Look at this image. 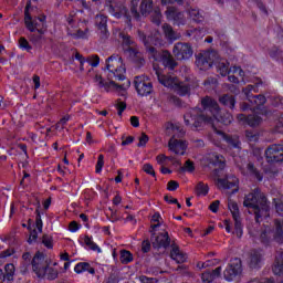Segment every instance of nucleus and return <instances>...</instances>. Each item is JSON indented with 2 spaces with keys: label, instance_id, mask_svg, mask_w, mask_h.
Here are the masks:
<instances>
[{
  "label": "nucleus",
  "instance_id": "obj_42",
  "mask_svg": "<svg viewBox=\"0 0 283 283\" xmlns=\"http://www.w3.org/2000/svg\"><path fill=\"white\" fill-rule=\"evenodd\" d=\"M247 169L251 176H254V178H256L259 182H262L263 176L260 174V170H258V168H255V166L252 163L248 164Z\"/></svg>",
  "mask_w": 283,
  "mask_h": 283
},
{
  "label": "nucleus",
  "instance_id": "obj_25",
  "mask_svg": "<svg viewBox=\"0 0 283 283\" xmlns=\"http://www.w3.org/2000/svg\"><path fill=\"white\" fill-rule=\"evenodd\" d=\"M119 39H122V48H123L124 52L128 53L129 50L137 48L136 41H134V38H132V35H129L125 32H120Z\"/></svg>",
  "mask_w": 283,
  "mask_h": 283
},
{
  "label": "nucleus",
  "instance_id": "obj_63",
  "mask_svg": "<svg viewBox=\"0 0 283 283\" xmlns=\"http://www.w3.org/2000/svg\"><path fill=\"white\" fill-rule=\"evenodd\" d=\"M274 107H279L280 109H283V97H275L273 101Z\"/></svg>",
  "mask_w": 283,
  "mask_h": 283
},
{
  "label": "nucleus",
  "instance_id": "obj_36",
  "mask_svg": "<svg viewBox=\"0 0 283 283\" xmlns=\"http://www.w3.org/2000/svg\"><path fill=\"white\" fill-rule=\"evenodd\" d=\"M143 17H148L154 12V0H143L139 7Z\"/></svg>",
  "mask_w": 283,
  "mask_h": 283
},
{
  "label": "nucleus",
  "instance_id": "obj_45",
  "mask_svg": "<svg viewBox=\"0 0 283 283\" xmlns=\"http://www.w3.org/2000/svg\"><path fill=\"white\" fill-rule=\"evenodd\" d=\"M196 191H197V196H207V193H209V186L200 181L197 184Z\"/></svg>",
  "mask_w": 283,
  "mask_h": 283
},
{
  "label": "nucleus",
  "instance_id": "obj_6",
  "mask_svg": "<svg viewBox=\"0 0 283 283\" xmlns=\"http://www.w3.org/2000/svg\"><path fill=\"white\" fill-rule=\"evenodd\" d=\"M167 132H172V137L170 138L168 143V147L170 151H174V154H177L179 156H185V151H187V142L178 138H182L186 134L185 129L178 125L170 124L167 127Z\"/></svg>",
  "mask_w": 283,
  "mask_h": 283
},
{
  "label": "nucleus",
  "instance_id": "obj_47",
  "mask_svg": "<svg viewBox=\"0 0 283 283\" xmlns=\"http://www.w3.org/2000/svg\"><path fill=\"white\" fill-rule=\"evenodd\" d=\"M20 50H25V52H30L32 50V45L28 42V39L21 36L18 41Z\"/></svg>",
  "mask_w": 283,
  "mask_h": 283
},
{
  "label": "nucleus",
  "instance_id": "obj_12",
  "mask_svg": "<svg viewBox=\"0 0 283 283\" xmlns=\"http://www.w3.org/2000/svg\"><path fill=\"white\" fill-rule=\"evenodd\" d=\"M242 274V260L235 258L232 259L227 266V269L223 271V277L228 282H233L238 275Z\"/></svg>",
  "mask_w": 283,
  "mask_h": 283
},
{
  "label": "nucleus",
  "instance_id": "obj_8",
  "mask_svg": "<svg viewBox=\"0 0 283 283\" xmlns=\"http://www.w3.org/2000/svg\"><path fill=\"white\" fill-rule=\"evenodd\" d=\"M31 266L36 277L43 279L45 277V269L50 266V259L45 253L38 251L32 258Z\"/></svg>",
  "mask_w": 283,
  "mask_h": 283
},
{
  "label": "nucleus",
  "instance_id": "obj_37",
  "mask_svg": "<svg viewBox=\"0 0 283 283\" xmlns=\"http://www.w3.org/2000/svg\"><path fill=\"white\" fill-rule=\"evenodd\" d=\"M188 14L190 19L195 21V23H202V21H205V17H202V13H200L199 9L190 8L188 10Z\"/></svg>",
  "mask_w": 283,
  "mask_h": 283
},
{
  "label": "nucleus",
  "instance_id": "obj_61",
  "mask_svg": "<svg viewBox=\"0 0 283 283\" xmlns=\"http://www.w3.org/2000/svg\"><path fill=\"white\" fill-rule=\"evenodd\" d=\"M179 187H180V184H178V181L176 180H170L167 185L168 191H176V189H178Z\"/></svg>",
  "mask_w": 283,
  "mask_h": 283
},
{
  "label": "nucleus",
  "instance_id": "obj_16",
  "mask_svg": "<svg viewBox=\"0 0 283 283\" xmlns=\"http://www.w3.org/2000/svg\"><path fill=\"white\" fill-rule=\"evenodd\" d=\"M228 209L232 213V218L234 220V235L237 238H242V218L240 217V208L238 207V203L234 201H229L228 202Z\"/></svg>",
  "mask_w": 283,
  "mask_h": 283
},
{
  "label": "nucleus",
  "instance_id": "obj_17",
  "mask_svg": "<svg viewBox=\"0 0 283 283\" xmlns=\"http://www.w3.org/2000/svg\"><path fill=\"white\" fill-rule=\"evenodd\" d=\"M95 25L99 32V39L102 41H107V39H109V31L107 30V17L104 14L96 15Z\"/></svg>",
  "mask_w": 283,
  "mask_h": 283
},
{
  "label": "nucleus",
  "instance_id": "obj_35",
  "mask_svg": "<svg viewBox=\"0 0 283 283\" xmlns=\"http://www.w3.org/2000/svg\"><path fill=\"white\" fill-rule=\"evenodd\" d=\"M219 103L229 109H234L235 107V97L230 94H223L219 97Z\"/></svg>",
  "mask_w": 283,
  "mask_h": 283
},
{
  "label": "nucleus",
  "instance_id": "obj_38",
  "mask_svg": "<svg viewBox=\"0 0 283 283\" xmlns=\"http://www.w3.org/2000/svg\"><path fill=\"white\" fill-rule=\"evenodd\" d=\"M14 264L8 263L4 265V277L7 279V282H14Z\"/></svg>",
  "mask_w": 283,
  "mask_h": 283
},
{
  "label": "nucleus",
  "instance_id": "obj_62",
  "mask_svg": "<svg viewBox=\"0 0 283 283\" xmlns=\"http://www.w3.org/2000/svg\"><path fill=\"white\" fill-rule=\"evenodd\" d=\"M191 144L193 145V147H197V148L205 147V140H202V139L192 138Z\"/></svg>",
  "mask_w": 283,
  "mask_h": 283
},
{
  "label": "nucleus",
  "instance_id": "obj_64",
  "mask_svg": "<svg viewBox=\"0 0 283 283\" xmlns=\"http://www.w3.org/2000/svg\"><path fill=\"white\" fill-rule=\"evenodd\" d=\"M139 281L142 283H156V279L154 277H147L145 275L139 276Z\"/></svg>",
  "mask_w": 283,
  "mask_h": 283
},
{
  "label": "nucleus",
  "instance_id": "obj_43",
  "mask_svg": "<svg viewBox=\"0 0 283 283\" xmlns=\"http://www.w3.org/2000/svg\"><path fill=\"white\" fill-rule=\"evenodd\" d=\"M84 244H86V247H88V249H91V251H97V253H101V249H99L98 244L94 243V241L92 240V237L85 235Z\"/></svg>",
  "mask_w": 283,
  "mask_h": 283
},
{
  "label": "nucleus",
  "instance_id": "obj_33",
  "mask_svg": "<svg viewBox=\"0 0 283 283\" xmlns=\"http://www.w3.org/2000/svg\"><path fill=\"white\" fill-rule=\"evenodd\" d=\"M163 32L168 41H178L180 36V33L174 31V28L168 23L163 24Z\"/></svg>",
  "mask_w": 283,
  "mask_h": 283
},
{
  "label": "nucleus",
  "instance_id": "obj_58",
  "mask_svg": "<svg viewBox=\"0 0 283 283\" xmlns=\"http://www.w3.org/2000/svg\"><path fill=\"white\" fill-rule=\"evenodd\" d=\"M160 220H161L160 213L156 212L155 214H153L151 222H157L156 224L151 226L153 231L155 229H158V227H160Z\"/></svg>",
  "mask_w": 283,
  "mask_h": 283
},
{
  "label": "nucleus",
  "instance_id": "obj_55",
  "mask_svg": "<svg viewBox=\"0 0 283 283\" xmlns=\"http://www.w3.org/2000/svg\"><path fill=\"white\" fill-rule=\"evenodd\" d=\"M116 109H117L118 116H123V112L127 109V104L120 99H117Z\"/></svg>",
  "mask_w": 283,
  "mask_h": 283
},
{
  "label": "nucleus",
  "instance_id": "obj_59",
  "mask_svg": "<svg viewBox=\"0 0 283 283\" xmlns=\"http://www.w3.org/2000/svg\"><path fill=\"white\" fill-rule=\"evenodd\" d=\"M201 280L203 283H211L214 279H213V275L209 271H206L202 273Z\"/></svg>",
  "mask_w": 283,
  "mask_h": 283
},
{
  "label": "nucleus",
  "instance_id": "obj_2",
  "mask_svg": "<svg viewBox=\"0 0 283 283\" xmlns=\"http://www.w3.org/2000/svg\"><path fill=\"white\" fill-rule=\"evenodd\" d=\"M105 70H108V81L105 82L103 76L95 75L94 82L97 83L99 88H104L105 92H112V88L116 87L120 90L123 86L116 84L115 81H125V64H123V57L118 54H113L106 59ZM115 80V81H114Z\"/></svg>",
  "mask_w": 283,
  "mask_h": 283
},
{
  "label": "nucleus",
  "instance_id": "obj_60",
  "mask_svg": "<svg viewBox=\"0 0 283 283\" xmlns=\"http://www.w3.org/2000/svg\"><path fill=\"white\" fill-rule=\"evenodd\" d=\"M143 169L145 174H148L149 176H156V171L154 170V166H151V164H145Z\"/></svg>",
  "mask_w": 283,
  "mask_h": 283
},
{
  "label": "nucleus",
  "instance_id": "obj_10",
  "mask_svg": "<svg viewBox=\"0 0 283 283\" xmlns=\"http://www.w3.org/2000/svg\"><path fill=\"white\" fill-rule=\"evenodd\" d=\"M134 85L139 96H149V94L154 92V84L151 83V80L145 75L136 76Z\"/></svg>",
  "mask_w": 283,
  "mask_h": 283
},
{
  "label": "nucleus",
  "instance_id": "obj_57",
  "mask_svg": "<svg viewBox=\"0 0 283 283\" xmlns=\"http://www.w3.org/2000/svg\"><path fill=\"white\" fill-rule=\"evenodd\" d=\"M42 244H44V247H46V249H52V247H54L52 244V237L50 234H43Z\"/></svg>",
  "mask_w": 283,
  "mask_h": 283
},
{
  "label": "nucleus",
  "instance_id": "obj_48",
  "mask_svg": "<svg viewBox=\"0 0 283 283\" xmlns=\"http://www.w3.org/2000/svg\"><path fill=\"white\" fill-rule=\"evenodd\" d=\"M245 138L249 143H258L260 136L254 130H245Z\"/></svg>",
  "mask_w": 283,
  "mask_h": 283
},
{
  "label": "nucleus",
  "instance_id": "obj_34",
  "mask_svg": "<svg viewBox=\"0 0 283 283\" xmlns=\"http://www.w3.org/2000/svg\"><path fill=\"white\" fill-rule=\"evenodd\" d=\"M74 271L77 274L85 273V271H87V273H90L91 275H95L96 273V270L92 268V265L87 262L77 263L74 268Z\"/></svg>",
  "mask_w": 283,
  "mask_h": 283
},
{
  "label": "nucleus",
  "instance_id": "obj_49",
  "mask_svg": "<svg viewBox=\"0 0 283 283\" xmlns=\"http://www.w3.org/2000/svg\"><path fill=\"white\" fill-rule=\"evenodd\" d=\"M74 4H76L78 8H84V10H91L92 9V2L87 0H71Z\"/></svg>",
  "mask_w": 283,
  "mask_h": 283
},
{
  "label": "nucleus",
  "instance_id": "obj_1",
  "mask_svg": "<svg viewBox=\"0 0 283 283\" xmlns=\"http://www.w3.org/2000/svg\"><path fill=\"white\" fill-rule=\"evenodd\" d=\"M201 107L191 108L184 115L185 124L190 129H200L205 125L213 127L216 119L222 125H231L233 123V115L229 112L220 114V105L209 96L201 98Z\"/></svg>",
  "mask_w": 283,
  "mask_h": 283
},
{
  "label": "nucleus",
  "instance_id": "obj_15",
  "mask_svg": "<svg viewBox=\"0 0 283 283\" xmlns=\"http://www.w3.org/2000/svg\"><path fill=\"white\" fill-rule=\"evenodd\" d=\"M266 163H282L283 161V145L272 144L265 149Z\"/></svg>",
  "mask_w": 283,
  "mask_h": 283
},
{
  "label": "nucleus",
  "instance_id": "obj_18",
  "mask_svg": "<svg viewBox=\"0 0 283 283\" xmlns=\"http://www.w3.org/2000/svg\"><path fill=\"white\" fill-rule=\"evenodd\" d=\"M24 25L27 30H29V32L31 33L43 30V28L39 23V20L32 19V15H30V4H27L24 9Z\"/></svg>",
  "mask_w": 283,
  "mask_h": 283
},
{
  "label": "nucleus",
  "instance_id": "obj_24",
  "mask_svg": "<svg viewBox=\"0 0 283 283\" xmlns=\"http://www.w3.org/2000/svg\"><path fill=\"white\" fill-rule=\"evenodd\" d=\"M166 15H167V19H169V21H176L177 23L185 22V14L178 11L176 7H168L166 10Z\"/></svg>",
  "mask_w": 283,
  "mask_h": 283
},
{
  "label": "nucleus",
  "instance_id": "obj_50",
  "mask_svg": "<svg viewBox=\"0 0 283 283\" xmlns=\"http://www.w3.org/2000/svg\"><path fill=\"white\" fill-rule=\"evenodd\" d=\"M36 217H35V227L39 231V233L43 232V220L41 219V211L39 209L35 210Z\"/></svg>",
  "mask_w": 283,
  "mask_h": 283
},
{
  "label": "nucleus",
  "instance_id": "obj_52",
  "mask_svg": "<svg viewBox=\"0 0 283 283\" xmlns=\"http://www.w3.org/2000/svg\"><path fill=\"white\" fill-rule=\"evenodd\" d=\"M104 165H105V156L98 155L97 164H96V167H95L96 174H101L103 171Z\"/></svg>",
  "mask_w": 283,
  "mask_h": 283
},
{
  "label": "nucleus",
  "instance_id": "obj_21",
  "mask_svg": "<svg viewBox=\"0 0 283 283\" xmlns=\"http://www.w3.org/2000/svg\"><path fill=\"white\" fill-rule=\"evenodd\" d=\"M155 74L157 76L158 82L164 85V87H169L170 90H174L176 87V84L178 83V77L172 75H165L161 74L160 71L156 70L154 67Z\"/></svg>",
  "mask_w": 283,
  "mask_h": 283
},
{
  "label": "nucleus",
  "instance_id": "obj_7",
  "mask_svg": "<svg viewBox=\"0 0 283 283\" xmlns=\"http://www.w3.org/2000/svg\"><path fill=\"white\" fill-rule=\"evenodd\" d=\"M137 34L138 39L142 40V42L144 43L148 54L153 59H156V56L158 55V51L156 50V48H154V45H163V39H160V33L156 32L154 35L147 36L145 32L139 30L137 31Z\"/></svg>",
  "mask_w": 283,
  "mask_h": 283
},
{
  "label": "nucleus",
  "instance_id": "obj_13",
  "mask_svg": "<svg viewBox=\"0 0 283 283\" xmlns=\"http://www.w3.org/2000/svg\"><path fill=\"white\" fill-rule=\"evenodd\" d=\"M253 90H255V86L248 85L245 88H243V94L245 95L249 103L252 105L253 112H255V109H260V107H262L266 103V97L264 95L251 94Z\"/></svg>",
  "mask_w": 283,
  "mask_h": 283
},
{
  "label": "nucleus",
  "instance_id": "obj_29",
  "mask_svg": "<svg viewBox=\"0 0 283 283\" xmlns=\"http://www.w3.org/2000/svg\"><path fill=\"white\" fill-rule=\"evenodd\" d=\"M238 118L240 120H247V123H248V125H250V127H258V125H260L262 123V117H260L256 114L248 115V116L244 114H241L238 116Z\"/></svg>",
  "mask_w": 283,
  "mask_h": 283
},
{
  "label": "nucleus",
  "instance_id": "obj_26",
  "mask_svg": "<svg viewBox=\"0 0 283 283\" xmlns=\"http://www.w3.org/2000/svg\"><path fill=\"white\" fill-rule=\"evenodd\" d=\"M128 56L136 63L137 66L143 67L145 65V56L140 51L138 50V46H135L134 49H128L127 52Z\"/></svg>",
  "mask_w": 283,
  "mask_h": 283
},
{
  "label": "nucleus",
  "instance_id": "obj_32",
  "mask_svg": "<svg viewBox=\"0 0 283 283\" xmlns=\"http://www.w3.org/2000/svg\"><path fill=\"white\" fill-rule=\"evenodd\" d=\"M163 63L168 70H176V67H178V62H176V59H174V55H171L169 51H164Z\"/></svg>",
  "mask_w": 283,
  "mask_h": 283
},
{
  "label": "nucleus",
  "instance_id": "obj_54",
  "mask_svg": "<svg viewBox=\"0 0 283 283\" xmlns=\"http://www.w3.org/2000/svg\"><path fill=\"white\" fill-rule=\"evenodd\" d=\"M151 19H153V23H155L156 25H160V19H163V14L160 13L159 9L154 10Z\"/></svg>",
  "mask_w": 283,
  "mask_h": 283
},
{
  "label": "nucleus",
  "instance_id": "obj_46",
  "mask_svg": "<svg viewBox=\"0 0 283 283\" xmlns=\"http://www.w3.org/2000/svg\"><path fill=\"white\" fill-rule=\"evenodd\" d=\"M73 39H88L90 38V29L85 28V30H77L75 33H72Z\"/></svg>",
  "mask_w": 283,
  "mask_h": 283
},
{
  "label": "nucleus",
  "instance_id": "obj_22",
  "mask_svg": "<svg viewBox=\"0 0 283 283\" xmlns=\"http://www.w3.org/2000/svg\"><path fill=\"white\" fill-rule=\"evenodd\" d=\"M170 249L171 260L177 262V264H185V262H187V253L182 252L176 242L172 241Z\"/></svg>",
  "mask_w": 283,
  "mask_h": 283
},
{
  "label": "nucleus",
  "instance_id": "obj_23",
  "mask_svg": "<svg viewBox=\"0 0 283 283\" xmlns=\"http://www.w3.org/2000/svg\"><path fill=\"white\" fill-rule=\"evenodd\" d=\"M208 165L209 167H217L214 171L218 169H224L227 167L224 156L218 155V153H212L208 156Z\"/></svg>",
  "mask_w": 283,
  "mask_h": 283
},
{
  "label": "nucleus",
  "instance_id": "obj_56",
  "mask_svg": "<svg viewBox=\"0 0 283 283\" xmlns=\"http://www.w3.org/2000/svg\"><path fill=\"white\" fill-rule=\"evenodd\" d=\"M274 207L276 209V213L283 218V202L282 199H274Z\"/></svg>",
  "mask_w": 283,
  "mask_h": 283
},
{
  "label": "nucleus",
  "instance_id": "obj_3",
  "mask_svg": "<svg viewBox=\"0 0 283 283\" xmlns=\"http://www.w3.org/2000/svg\"><path fill=\"white\" fill-rule=\"evenodd\" d=\"M243 207H247L249 213L254 216L256 224H260L262 220L271 216V206L260 188H255L245 196Z\"/></svg>",
  "mask_w": 283,
  "mask_h": 283
},
{
  "label": "nucleus",
  "instance_id": "obj_14",
  "mask_svg": "<svg viewBox=\"0 0 283 283\" xmlns=\"http://www.w3.org/2000/svg\"><path fill=\"white\" fill-rule=\"evenodd\" d=\"M151 237L150 242L154 249H169L174 242H171V238H169V232H163L156 235L154 230H150Z\"/></svg>",
  "mask_w": 283,
  "mask_h": 283
},
{
  "label": "nucleus",
  "instance_id": "obj_4",
  "mask_svg": "<svg viewBox=\"0 0 283 283\" xmlns=\"http://www.w3.org/2000/svg\"><path fill=\"white\" fill-rule=\"evenodd\" d=\"M249 233L252 238H259L261 244H263L264 247H271L273 242H277V244H283V220H274V231L269 226H266L262 228L261 231L250 229Z\"/></svg>",
  "mask_w": 283,
  "mask_h": 283
},
{
  "label": "nucleus",
  "instance_id": "obj_9",
  "mask_svg": "<svg viewBox=\"0 0 283 283\" xmlns=\"http://www.w3.org/2000/svg\"><path fill=\"white\" fill-rule=\"evenodd\" d=\"M218 61L217 51H203L196 55V65L199 70H210L214 63Z\"/></svg>",
  "mask_w": 283,
  "mask_h": 283
},
{
  "label": "nucleus",
  "instance_id": "obj_39",
  "mask_svg": "<svg viewBox=\"0 0 283 283\" xmlns=\"http://www.w3.org/2000/svg\"><path fill=\"white\" fill-rule=\"evenodd\" d=\"M224 140L230 145V147H232V149H238V151L242 149V147L240 146V138L224 135Z\"/></svg>",
  "mask_w": 283,
  "mask_h": 283
},
{
  "label": "nucleus",
  "instance_id": "obj_31",
  "mask_svg": "<svg viewBox=\"0 0 283 283\" xmlns=\"http://www.w3.org/2000/svg\"><path fill=\"white\" fill-rule=\"evenodd\" d=\"M174 91L179 96H187V94H190L191 92V86L187 82H180L179 80H177V84H175Z\"/></svg>",
  "mask_w": 283,
  "mask_h": 283
},
{
  "label": "nucleus",
  "instance_id": "obj_27",
  "mask_svg": "<svg viewBox=\"0 0 283 283\" xmlns=\"http://www.w3.org/2000/svg\"><path fill=\"white\" fill-rule=\"evenodd\" d=\"M45 29H38V31L28 35V39L33 45H41L45 41Z\"/></svg>",
  "mask_w": 283,
  "mask_h": 283
},
{
  "label": "nucleus",
  "instance_id": "obj_19",
  "mask_svg": "<svg viewBox=\"0 0 283 283\" xmlns=\"http://www.w3.org/2000/svg\"><path fill=\"white\" fill-rule=\"evenodd\" d=\"M238 177L233 175H227L223 179H218V186L221 189H232L231 193H237L238 191Z\"/></svg>",
  "mask_w": 283,
  "mask_h": 283
},
{
  "label": "nucleus",
  "instance_id": "obj_53",
  "mask_svg": "<svg viewBox=\"0 0 283 283\" xmlns=\"http://www.w3.org/2000/svg\"><path fill=\"white\" fill-rule=\"evenodd\" d=\"M181 171H189V174H192V171H196V166H195L193 161L188 159L185 163L184 167H181Z\"/></svg>",
  "mask_w": 283,
  "mask_h": 283
},
{
  "label": "nucleus",
  "instance_id": "obj_51",
  "mask_svg": "<svg viewBox=\"0 0 283 283\" xmlns=\"http://www.w3.org/2000/svg\"><path fill=\"white\" fill-rule=\"evenodd\" d=\"M86 61L92 67H98V64L101 63V57L98 55H90Z\"/></svg>",
  "mask_w": 283,
  "mask_h": 283
},
{
  "label": "nucleus",
  "instance_id": "obj_20",
  "mask_svg": "<svg viewBox=\"0 0 283 283\" xmlns=\"http://www.w3.org/2000/svg\"><path fill=\"white\" fill-rule=\"evenodd\" d=\"M263 260L264 255L262 254V251L253 249L249 252L248 265L251 269H261Z\"/></svg>",
  "mask_w": 283,
  "mask_h": 283
},
{
  "label": "nucleus",
  "instance_id": "obj_30",
  "mask_svg": "<svg viewBox=\"0 0 283 283\" xmlns=\"http://www.w3.org/2000/svg\"><path fill=\"white\" fill-rule=\"evenodd\" d=\"M272 271H273L274 275H281V273L283 271V250H280L276 252Z\"/></svg>",
  "mask_w": 283,
  "mask_h": 283
},
{
  "label": "nucleus",
  "instance_id": "obj_5",
  "mask_svg": "<svg viewBox=\"0 0 283 283\" xmlns=\"http://www.w3.org/2000/svg\"><path fill=\"white\" fill-rule=\"evenodd\" d=\"M105 6L107 11L115 19L126 18V23H132V19L135 21H140V12H138V0H132L130 10H127L125 7H118L116 0H105Z\"/></svg>",
  "mask_w": 283,
  "mask_h": 283
},
{
  "label": "nucleus",
  "instance_id": "obj_11",
  "mask_svg": "<svg viewBox=\"0 0 283 283\" xmlns=\"http://www.w3.org/2000/svg\"><path fill=\"white\" fill-rule=\"evenodd\" d=\"M172 54L177 61H189L193 56V48L189 43L178 42L174 45Z\"/></svg>",
  "mask_w": 283,
  "mask_h": 283
},
{
  "label": "nucleus",
  "instance_id": "obj_44",
  "mask_svg": "<svg viewBox=\"0 0 283 283\" xmlns=\"http://www.w3.org/2000/svg\"><path fill=\"white\" fill-rule=\"evenodd\" d=\"M44 277H46V280H56V277H59V270L48 265Z\"/></svg>",
  "mask_w": 283,
  "mask_h": 283
},
{
  "label": "nucleus",
  "instance_id": "obj_40",
  "mask_svg": "<svg viewBox=\"0 0 283 283\" xmlns=\"http://www.w3.org/2000/svg\"><path fill=\"white\" fill-rule=\"evenodd\" d=\"M269 55L271 56V59H273L274 61H281L283 63V51L280 50L277 46H272L269 50Z\"/></svg>",
  "mask_w": 283,
  "mask_h": 283
},
{
  "label": "nucleus",
  "instance_id": "obj_41",
  "mask_svg": "<svg viewBox=\"0 0 283 283\" xmlns=\"http://www.w3.org/2000/svg\"><path fill=\"white\" fill-rule=\"evenodd\" d=\"M119 260L122 264H129V262H134V255L127 250H122L119 253Z\"/></svg>",
  "mask_w": 283,
  "mask_h": 283
},
{
  "label": "nucleus",
  "instance_id": "obj_28",
  "mask_svg": "<svg viewBox=\"0 0 283 283\" xmlns=\"http://www.w3.org/2000/svg\"><path fill=\"white\" fill-rule=\"evenodd\" d=\"M213 65H216L217 72H219L221 76H227V74L231 72V69H229V62L224 59H220V55H218V60Z\"/></svg>",
  "mask_w": 283,
  "mask_h": 283
}]
</instances>
